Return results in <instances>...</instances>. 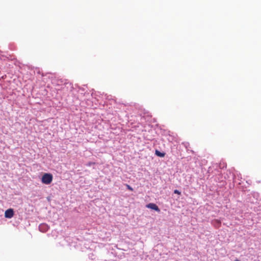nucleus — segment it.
I'll return each mask as SVG.
<instances>
[{
  "mask_svg": "<svg viewBox=\"0 0 261 261\" xmlns=\"http://www.w3.org/2000/svg\"><path fill=\"white\" fill-rule=\"evenodd\" d=\"M53 179V176L51 173H44L41 178V181L45 185L50 184Z\"/></svg>",
  "mask_w": 261,
  "mask_h": 261,
  "instance_id": "obj_1",
  "label": "nucleus"
},
{
  "mask_svg": "<svg viewBox=\"0 0 261 261\" xmlns=\"http://www.w3.org/2000/svg\"><path fill=\"white\" fill-rule=\"evenodd\" d=\"M14 215L13 210L9 208L5 212V217L7 218H11Z\"/></svg>",
  "mask_w": 261,
  "mask_h": 261,
  "instance_id": "obj_2",
  "label": "nucleus"
},
{
  "mask_svg": "<svg viewBox=\"0 0 261 261\" xmlns=\"http://www.w3.org/2000/svg\"><path fill=\"white\" fill-rule=\"evenodd\" d=\"M147 208L153 210L158 212H160V210L159 207L154 203H150L146 205V206Z\"/></svg>",
  "mask_w": 261,
  "mask_h": 261,
  "instance_id": "obj_3",
  "label": "nucleus"
},
{
  "mask_svg": "<svg viewBox=\"0 0 261 261\" xmlns=\"http://www.w3.org/2000/svg\"><path fill=\"white\" fill-rule=\"evenodd\" d=\"M155 154L160 157H164L165 156L164 153H162L157 150L155 151Z\"/></svg>",
  "mask_w": 261,
  "mask_h": 261,
  "instance_id": "obj_4",
  "label": "nucleus"
},
{
  "mask_svg": "<svg viewBox=\"0 0 261 261\" xmlns=\"http://www.w3.org/2000/svg\"><path fill=\"white\" fill-rule=\"evenodd\" d=\"M214 222L215 223V225L217 226V227H219L221 225V222L220 220H215L214 221Z\"/></svg>",
  "mask_w": 261,
  "mask_h": 261,
  "instance_id": "obj_5",
  "label": "nucleus"
},
{
  "mask_svg": "<svg viewBox=\"0 0 261 261\" xmlns=\"http://www.w3.org/2000/svg\"><path fill=\"white\" fill-rule=\"evenodd\" d=\"M47 227V226L46 225H45V224H41V225H40L39 226V229H40V230L41 231H43V230H42V228H43V227H44L45 228H46V227Z\"/></svg>",
  "mask_w": 261,
  "mask_h": 261,
  "instance_id": "obj_6",
  "label": "nucleus"
},
{
  "mask_svg": "<svg viewBox=\"0 0 261 261\" xmlns=\"http://www.w3.org/2000/svg\"><path fill=\"white\" fill-rule=\"evenodd\" d=\"M226 165L224 163H223V164H221V163L220 164V167L221 168H223L224 167H226Z\"/></svg>",
  "mask_w": 261,
  "mask_h": 261,
  "instance_id": "obj_7",
  "label": "nucleus"
},
{
  "mask_svg": "<svg viewBox=\"0 0 261 261\" xmlns=\"http://www.w3.org/2000/svg\"><path fill=\"white\" fill-rule=\"evenodd\" d=\"M126 187H127V189H128L129 191H133V189L129 185L126 184Z\"/></svg>",
  "mask_w": 261,
  "mask_h": 261,
  "instance_id": "obj_8",
  "label": "nucleus"
},
{
  "mask_svg": "<svg viewBox=\"0 0 261 261\" xmlns=\"http://www.w3.org/2000/svg\"><path fill=\"white\" fill-rule=\"evenodd\" d=\"M174 193L175 194H178V195H180V193H180V192H179V191L178 190H175L174 191Z\"/></svg>",
  "mask_w": 261,
  "mask_h": 261,
  "instance_id": "obj_9",
  "label": "nucleus"
},
{
  "mask_svg": "<svg viewBox=\"0 0 261 261\" xmlns=\"http://www.w3.org/2000/svg\"><path fill=\"white\" fill-rule=\"evenodd\" d=\"M94 164H95V163H94V162H89V163H88L87 165L89 166H91L92 165H94Z\"/></svg>",
  "mask_w": 261,
  "mask_h": 261,
  "instance_id": "obj_10",
  "label": "nucleus"
},
{
  "mask_svg": "<svg viewBox=\"0 0 261 261\" xmlns=\"http://www.w3.org/2000/svg\"><path fill=\"white\" fill-rule=\"evenodd\" d=\"M42 228H43V229H44V231H45V229H46V228H45L44 227H43ZM42 231H43V230Z\"/></svg>",
  "mask_w": 261,
  "mask_h": 261,
  "instance_id": "obj_11",
  "label": "nucleus"
},
{
  "mask_svg": "<svg viewBox=\"0 0 261 261\" xmlns=\"http://www.w3.org/2000/svg\"><path fill=\"white\" fill-rule=\"evenodd\" d=\"M234 261H240V260L238 259H236Z\"/></svg>",
  "mask_w": 261,
  "mask_h": 261,
  "instance_id": "obj_12",
  "label": "nucleus"
}]
</instances>
